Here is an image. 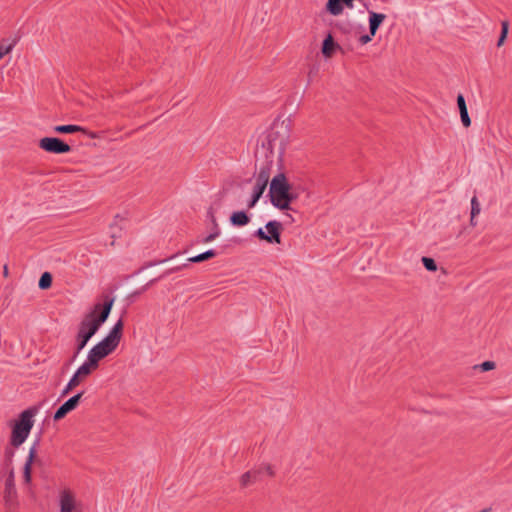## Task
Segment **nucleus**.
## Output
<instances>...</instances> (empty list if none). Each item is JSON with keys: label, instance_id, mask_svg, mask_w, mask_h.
<instances>
[{"label": "nucleus", "instance_id": "37", "mask_svg": "<svg viewBox=\"0 0 512 512\" xmlns=\"http://www.w3.org/2000/svg\"><path fill=\"white\" fill-rule=\"evenodd\" d=\"M285 216H286V218L289 219L290 222H294L295 221L291 214L287 213V214H285Z\"/></svg>", "mask_w": 512, "mask_h": 512}, {"label": "nucleus", "instance_id": "4", "mask_svg": "<svg viewBox=\"0 0 512 512\" xmlns=\"http://www.w3.org/2000/svg\"><path fill=\"white\" fill-rule=\"evenodd\" d=\"M39 412L37 406H31L22 411L12 426L10 443L14 447L21 446L29 437L34 426V417Z\"/></svg>", "mask_w": 512, "mask_h": 512}, {"label": "nucleus", "instance_id": "2", "mask_svg": "<svg viewBox=\"0 0 512 512\" xmlns=\"http://www.w3.org/2000/svg\"><path fill=\"white\" fill-rule=\"evenodd\" d=\"M269 196L274 207L279 210H292L291 203L298 198V193L291 188L285 174L279 173L270 182Z\"/></svg>", "mask_w": 512, "mask_h": 512}, {"label": "nucleus", "instance_id": "27", "mask_svg": "<svg viewBox=\"0 0 512 512\" xmlns=\"http://www.w3.org/2000/svg\"><path fill=\"white\" fill-rule=\"evenodd\" d=\"M122 235V227L119 226L117 223H113L110 225V237L112 238V241L110 243L111 246L114 245V240L116 238H120Z\"/></svg>", "mask_w": 512, "mask_h": 512}, {"label": "nucleus", "instance_id": "10", "mask_svg": "<svg viewBox=\"0 0 512 512\" xmlns=\"http://www.w3.org/2000/svg\"><path fill=\"white\" fill-rule=\"evenodd\" d=\"M178 257H179V255L175 254L168 259L160 261V263H169L170 264L169 267L165 270V272L162 275H160L158 278H153V279L149 280L148 282L145 283L144 286L155 285L159 279H162L173 272L179 271L180 269H182L188 265L187 262H181V263L178 262L177 261Z\"/></svg>", "mask_w": 512, "mask_h": 512}, {"label": "nucleus", "instance_id": "8", "mask_svg": "<svg viewBox=\"0 0 512 512\" xmlns=\"http://www.w3.org/2000/svg\"><path fill=\"white\" fill-rule=\"evenodd\" d=\"M39 147L53 154H65L71 151V147L57 137H44L40 139Z\"/></svg>", "mask_w": 512, "mask_h": 512}, {"label": "nucleus", "instance_id": "14", "mask_svg": "<svg viewBox=\"0 0 512 512\" xmlns=\"http://www.w3.org/2000/svg\"><path fill=\"white\" fill-rule=\"evenodd\" d=\"M16 488L14 484V474L13 471L10 472V475L5 481V495L4 499L7 505H11L16 498Z\"/></svg>", "mask_w": 512, "mask_h": 512}, {"label": "nucleus", "instance_id": "28", "mask_svg": "<svg viewBox=\"0 0 512 512\" xmlns=\"http://www.w3.org/2000/svg\"><path fill=\"white\" fill-rule=\"evenodd\" d=\"M508 29H509V23L508 21H503L501 23V35L498 39V42H497V46L500 47L503 45L506 37H507V34H508Z\"/></svg>", "mask_w": 512, "mask_h": 512}, {"label": "nucleus", "instance_id": "39", "mask_svg": "<svg viewBox=\"0 0 512 512\" xmlns=\"http://www.w3.org/2000/svg\"><path fill=\"white\" fill-rule=\"evenodd\" d=\"M138 294H139V291H135V292L133 293V295H138Z\"/></svg>", "mask_w": 512, "mask_h": 512}, {"label": "nucleus", "instance_id": "21", "mask_svg": "<svg viewBox=\"0 0 512 512\" xmlns=\"http://www.w3.org/2000/svg\"><path fill=\"white\" fill-rule=\"evenodd\" d=\"M54 131L57 133L70 134L75 132H85V129L78 125H58L54 127Z\"/></svg>", "mask_w": 512, "mask_h": 512}, {"label": "nucleus", "instance_id": "26", "mask_svg": "<svg viewBox=\"0 0 512 512\" xmlns=\"http://www.w3.org/2000/svg\"><path fill=\"white\" fill-rule=\"evenodd\" d=\"M52 284V275L50 272H44L39 280L38 288H50Z\"/></svg>", "mask_w": 512, "mask_h": 512}, {"label": "nucleus", "instance_id": "30", "mask_svg": "<svg viewBox=\"0 0 512 512\" xmlns=\"http://www.w3.org/2000/svg\"><path fill=\"white\" fill-rule=\"evenodd\" d=\"M266 187H267L266 185L255 182V184L253 186L251 197H256L259 200L261 198V196L263 195Z\"/></svg>", "mask_w": 512, "mask_h": 512}, {"label": "nucleus", "instance_id": "11", "mask_svg": "<svg viewBox=\"0 0 512 512\" xmlns=\"http://www.w3.org/2000/svg\"><path fill=\"white\" fill-rule=\"evenodd\" d=\"M40 441H41V432L36 436L35 440L33 441L32 446L29 449L28 457H27L26 462L23 467L24 479L27 483L30 482V480H31V465L34 462L36 452H37V447L40 445Z\"/></svg>", "mask_w": 512, "mask_h": 512}, {"label": "nucleus", "instance_id": "3", "mask_svg": "<svg viewBox=\"0 0 512 512\" xmlns=\"http://www.w3.org/2000/svg\"><path fill=\"white\" fill-rule=\"evenodd\" d=\"M123 331V321L119 319L108 334L88 352L87 358L99 364V361L111 354L119 345Z\"/></svg>", "mask_w": 512, "mask_h": 512}, {"label": "nucleus", "instance_id": "36", "mask_svg": "<svg viewBox=\"0 0 512 512\" xmlns=\"http://www.w3.org/2000/svg\"><path fill=\"white\" fill-rule=\"evenodd\" d=\"M258 201L259 200L256 197H251V199L249 200V202L247 204L248 209L253 208L257 204Z\"/></svg>", "mask_w": 512, "mask_h": 512}, {"label": "nucleus", "instance_id": "16", "mask_svg": "<svg viewBox=\"0 0 512 512\" xmlns=\"http://www.w3.org/2000/svg\"><path fill=\"white\" fill-rule=\"evenodd\" d=\"M457 105L459 108L462 124L464 127H469L471 125V119L468 114L465 98L462 94L457 96Z\"/></svg>", "mask_w": 512, "mask_h": 512}, {"label": "nucleus", "instance_id": "34", "mask_svg": "<svg viewBox=\"0 0 512 512\" xmlns=\"http://www.w3.org/2000/svg\"><path fill=\"white\" fill-rule=\"evenodd\" d=\"M375 35H371V33L369 32V34H366V35H362L360 38H359V42L361 44H367L368 42H370L372 40V37H374Z\"/></svg>", "mask_w": 512, "mask_h": 512}, {"label": "nucleus", "instance_id": "33", "mask_svg": "<svg viewBox=\"0 0 512 512\" xmlns=\"http://www.w3.org/2000/svg\"><path fill=\"white\" fill-rule=\"evenodd\" d=\"M215 226H216V230L203 239L204 243L213 241L219 235V230L217 228V224H215Z\"/></svg>", "mask_w": 512, "mask_h": 512}, {"label": "nucleus", "instance_id": "19", "mask_svg": "<svg viewBox=\"0 0 512 512\" xmlns=\"http://www.w3.org/2000/svg\"><path fill=\"white\" fill-rule=\"evenodd\" d=\"M338 47L339 46L335 43L332 35L328 34L322 44V53L326 58H330L333 55L335 49Z\"/></svg>", "mask_w": 512, "mask_h": 512}, {"label": "nucleus", "instance_id": "18", "mask_svg": "<svg viewBox=\"0 0 512 512\" xmlns=\"http://www.w3.org/2000/svg\"><path fill=\"white\" fill-rule=\"evenodd\" d=\"M250 222V217L245 211L233 212L230 216V223L233 226L241 227L245 226Z\"/></svg>", "mask_w": 512, "mask_h": 512}, {"label": "nucleus", "instance_id": "38", "mask_svg": "<svg viewBox=\"0 0 512 512\" xmlns=\"http://www.w3.org/2000/svg\"><path fill=\"white\" fill-rule=\"evenodd\" d=\"M7 273H8V268H7V266H4V275H7Z\"/></svg>", "mask_w": 512, "mask_h": 512}, {"label": "nucleus", "instance_id": "32", "mask_svg": "<svg viewBox=\"0 0 512 512\" xmlns=\"http://www.w3.org/2000/svg\"><path fill=\"white\" fill-rule=\"evenodd\" d=\"M477 367L480 368L481 371L487 372L495 368V362L493 361H484Z\"/></svg>", "mask_w": 512, "mask_h": 512}, {"label": "nucleus", "instance_id": "22", "mask_svg": "<svg viewBox=\"0 0 512 512\" xmlns=\"http://www.w3.org/2000/svg\"><path fill=\"white\" fill-rule=\"evenodd\" d=\"M481 212V206L476 196L471 199V217H470V225L475 227L477 225V221L475 220L476 216Z\"/></svg>", "mask_w": 512, "mask_h": 512}, {"label": "nucleus", "instance_id": "29", "mask_svg": "<svg viewBox=\"0 0 512 512\" xmlns=\"http://www.w3.org/2000/svg\"><path fill=\"white\" fill-rule=\"evenodd\" d=\"M15 42L8 43L7 41H2L0 43V59H2L6 54L12 51Z\"/></svg>", "mask_w": 512, "mask_h": 512}, {"label": "nucleus", "instance_id": "12", "mask_svg": "<svg viewBox=\"0 0 512 512\" xmlns=\"http://www.w3.org/2000/svg\"><path fill=\"white\" fill-rule=\"evenodd\" d=\"M60 512H79L75 507V498L69 490H63L60 493Z\"/></svg>", "mask_w": 512, "mask_h": 512}, {"label": "nucleus", "instance_id": "6", "mask_svg": "<svg viewBox=\"0 0 512 512\" xmlns=\"http://www.w3.org/2000/svg\"><path fill=\"white\" fill-rule=\"evenodd\" d=\"M282 224L276 220H272L266 223L264 231L263 228H259L255 231L254 236L262 241H266L268 243H281V231Z\"/></svg>", "mask_w": 512, "mask_h": 512}, {"label": "nucleus", "instance_id": "5", "mask_svg": "<svg viewBox=\"0 0 512 512\" xmlns=\"http://www.w3.org/2000/svg\"><path fill=\"white\" fill-rule=\"evenodd\" d=\"M290 129L289 125L282 121L273 125L271 132L268 135V148L271 153L277 152L281 157L289 143Z\"/></svg>", "mask_w": 512, "mask_h": 512}, {"label": "nucleus", "instance_id": "31", "mask_svg": "<svg viewBox=\"0 0 512 512\" xmlns=\"http://www.w3.org/2000/svg\"><path fill=\"white\" fill-rule=\"evenodd\" d=\"M422 262H423L424 267L428 271H436L437 270V265H436V262L434 259L429 258V257H422Z\"/></svg>", "mask_w": 512, "mask_h": 512}, {"label": "nucleus", "instance_id": "15", "mask_svg": "<svg viewBox=\"0 0 512 512\" xmlns=\"http://www.w3.org/2000/svg\"><path fill=\"white\" fill-rule=\"evenodd\" d=\"M369 13V32L376 35L377 30L386 19V15L368 10Z\"/></svg>", "mask_w": 512, "mask_h": 512}, {"label": "nucleus", "instance_id": "35", "mask_svg": "<svg viewBox=\"0 0 512 512\" xmlns=\"http://www.w3.org/2000/svg\"><path fill=\"white\" fill-rule=\"evenodd\" d=\"M14 456V451L12 449L7 448L5 450V458L7 461H12V458Z\"/></svg>", "mask_w": 512, "mask_h": 512}, {"label": "nucleus", "instance_id": "9", "mask_svg": "<svg viewBox=\"0 0 512 512\" xmlns=\"http://www.w3.org/2000/svg\"><path fill=\"white\" fill-rule=\"evenodd\" d=\"M84 391L78 392L77 394L66 400L54 413L53 420L59 421L63 419L69 412L73 411L79 404Z\"/></svg>", "mask_w": 512, "mask_h": 512}, {"label": "nucleus", "instance_id": "7", "mask_svg": "<svg viewBox=\"0 0 512 512\" xmlns=\"http://www.w3.org/2000/svg\"><path fill=\"white\" fill-rule=\"evenodd\" d=\"M265 476H274V470L271 465L262 464L257 468L245 472L240 478V483L243 487H246L262 481Z\"/></svg>", "mask_w": 512, "mask_h": 512}, {"label": "nucleus", "instance_id": "17", "mask_svg": "<svg viewBox=\"0 0 512 512\" xmlns=\"http://www.w3.org/2000/svg\"><path fill=\"white\" fill-rule=\"evenodd\" d=\"M99 364L91 361L89 358H86L85 362L80 365L74 374L81 379L82 377L88 376L92 373L93 370L98 368Z\"/></svg>", "mask_w": 512, "mask_h": 512}, {"label": "nucleus", "instance_id": "1", "mask_svg": "<svg viewBox=\"0 0 512 512\" xmlns=\"http://www.w3.org/2000/svg\"><path fill=\"white\" fill-rule=\"evenodd\" d=\"M115 298L106 296L103 303H96L78 325V333L91 339L107 321Z\"/></svg>", "mask_w": 512, "mask_h": 512}, {"label": "nucleus", "instance_id": "20", "mask_svg": "<svg viewBox=\"0 0 512 512\" xmlns=\"http://www.w3.org/2000/svg\"><path fill=\"white\" fill-rule=\"evenodd\" d=\"M343 9L341 0H328L326 3V11L333 16L342 14Z\"/></svg>", "mask_w": 512, "mask_h": 512}, {"label": "nucleus", "instance_id": "24", "mask_svg": "<svg viewBox=\"0 0 512 512\" xmlns=\"http://www.w3.org/2000/svg\"><path fill=\"white\" fill-rule=\"evenodd\" d=\"M215 255H216V252L211 249V250H208V251H206L204 253L196 255L194 257L187 258L186 262L187 263H199V262L206 261V260H208L210 258H213Z\"/></svg>", "mask_w": 512, "mask_h": 512}, {"label": "nucleus", "instance_id": "23", "mask_svg": "<svg viewBox=\"0 0 512 512\" xmlns=\"http://www.w3.org/2000/svg\"><path fill=\"white\" fill-rule=\"evenodd\" d=\"M75 340H76V350H75V353H74L71 361H74L76 359L78 354L86 347V345L90 341V339L82 336L78 332L76 334Z\"/></svg>", "mask_w": 512, "mask_h": 512}, {"label": "nucleus", "instance_id": "25", "mask_svg": "<svg viewBox=\"0 0 512 512\" xmlns=\"http://www.w3.org/2000/svg\"><path fill=\"white\" fill-rule=\"evenodd\" d=\"M81 383V379H79L75 374L72 375L66 386L61 391L60 396H66L70 391H72L75 387H77Z\"/></svg>", "mask_w": 512, "mask_h": 512}, {"label": "nucleus", "instance_id": "13", "mask_svg": "<svg viewBox=\"0 0 512 512\" xmlns=\"http://www.w3.org/2000/svg\"><path fill=\"white\" fill-rule=\"evenodd\" d=\"M272 166V161H267L264 164H262L259 168L257 175L255 176V182L267 186L272 173Z\"/></svg>", "mask_w": 512, "mask_h": 512}]
</instances>
